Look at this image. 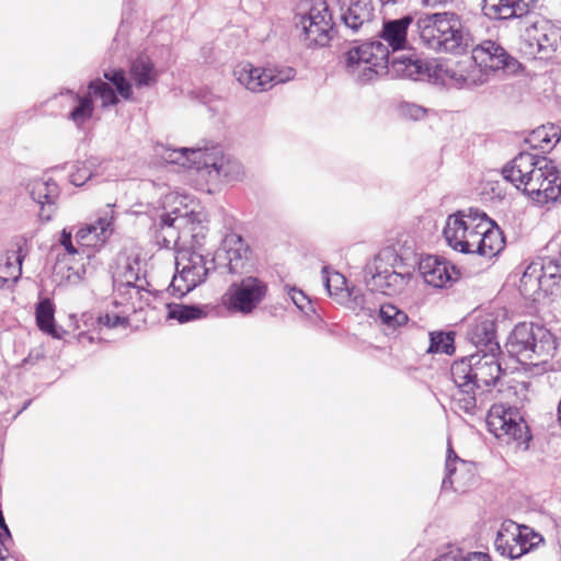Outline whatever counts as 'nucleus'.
Wrapping results in <instances>:
<instances>
[{
	"label": "nucleus",
	"mask_w": 561,
	"mask_h": 561,
	"mask_svg": "<svg viewBox=\"0 0 561 561\" xmlns=\"http://www.w3.org/2000/svg\"><path fill=\"white\" fill-rule=\"evenodd\" d=\"M105 79L111 81L115 88L116 91L119 93V95L125 99L129 100L131 96V87L130 83L125 78V75L122 70H111L104 72Z\"/></svg>",
	"instance_id": "a19ab883"
},
{
	"label": "nucleus",
	"mask_w": 561,
	"mask_h": 561,
	"mask_svg": "<svg viewBox=\"0 0 561 561\" xmlns=\"http://www.w3.org/2000/svg\"><path fill=\"white\" fill-rule=\"evenodd\" d=\"M341 21L352 32L368 28L375 16L371 0H337Z\"/></svg>",
	"instance_id": "6ab92c4d"
},
{
	"label": "nucleus",
	"mask_w": 561,
	"mask_h": 561,
	"mask_svg": "<svg viewBox=\"0 0 561 561\" xmlns=\"http://www.w3.org/2000/svg\"><path fill=\"white\" fill-rule=\"evenodd\" d=\"M519 291L528 299H539L540 293H543V284L541 283L538 264H530L525 270L520 278Z\"/></svg>",
	"instance_id": "473e14b6"
},
{
	"label": "nucleus",
	"mask_w": 561,
	"mask_h": 561,
	"mask_svg": "<svg viewBox=\"0 0 561 561\" xmlns=\"http://www.w3.org/2000/svg\"><path fill=\"white\" fill-rule=\"evenodd\" d=\"M541 540L542 537L529 527L506 520L496 534L494 547L501 556L518 559L533 550Z\"/></svg>",
	"instance_id": "f8f14e48"
},
{
	"label": "nucleus",
	"mask_w": 561,
	"mask_h": 561,
	"mask_svg": "<svg viewBox=\"0 0 561 561\" xmlns=\"http://www.w3.org/2000/svg\"><path fill=\"white\" fill-rule=\"evenodd\" d=\"M557 415H558V421L561 423V399H560V402L558 404Z\"/></svg>",
	"instance_id": "13d9d810"
},
{
	"label": "nucleus",
	"mask_w": 561,
	"mask_h": 561,
	"mask_svg": "<svg viewBox=\"0 0 561 561\" xmlns=\"http://www.w3.org/2000/svg\"><path fill=\"white\" fill-rule=\"evenodd\" d=\"M502 174L537 205L556 202L561 196L560 171L547 157L520 152L503 167Z\"/></svg>",
	"instance_id": "20e7f679"
},
{
	"label": "nucleus",
	"mask_w": 561,
	"mask_h": 561,
	"mask_svg": "<svg viewBox=\"0 0 561 561\" xmlns=\"http://www.w3.org/2000/svg\"><path fill=\"white\" fill-rule=\"evenodd\" d=\"M489 431L506 444L527 440L528 427L519 409L503 403L493 404L486 416Z\"/></svg>",
	"instance_id": "9b49d317"
},
{
	"label": "nucleus",
	"mask_w": 561,
	"mask_h": 561,
	"mask_svg": "<svg viewBox=\"0 0 561 561\" xmlns=\"http://www.w3.org/2000/svg\"><path fill=\"white\" fill-rule=\"evenodd\" d=\"M173 198H175L173 195H169V196L167 197V199H168V201H171V199H173Z\"/></svg>",
	"instance_id": "bf43d9fd"
},
{
	"label": "nucleus",
	"mask_w": 561,
	"mask_h": 561,
	"mask_svg": "<svg viewBox=\"0 0 561 561\" xmlns=\"http://www.w3.org/2000/svg\"><path fill=\"white\" fill-rule=\"evenodd\" d=\"M59 242L65 248L66 252L69 255H80V256H84L87 259L90 257V252L85 251L80 245L75 247V244L72 242L71 232L67 231V229H64L61 231Z\"/></svg>",
	"instance_id": "c03bdc74"
},
{
	"label": "nucleus",
	"mask_w": 561,
	"mask_h": 561,
	"mask_svg": "<svg viewBox=\"0 0 561 561\" xmlns=\"http://www.w3.org/2000/svg\"><path fill=\"white\" fill-rule=\"evenodd\" d=\"M470 61L471 57L459 61L455 67L446 69V76L454 82L455 87L463 88V85H461V78H467V76L470 75Z\"/></svg>",
	"instance_id": "37998d69"
},
{
	"label": "nucleus",
	"mask_w": 561,
	"mask_h": 561,
	"mask_svg": "<svg viewBox=\"0 0 561 561\" xmlns=\"http://www.w3.org/2000/svg\"><path fill=\"white\" fill-rule=\"evenodd\" d=\"M141 267L138 259L129 260L123 266V271L117 275L114 280L116 287H127L130 285L140 284V280H147L145 276L140 275Z\"/></svg>",
	"instance_id": "f704fd0d"
},
{
	"label": "nucleus",
	"mask_w": 561,
	"mask_h": 561,
	"mask_svg": "<svg viewBox=\"0 0 561 561\" xmlns=\"http://www.w3.org/2000/svg\"><path fill=\"white\" fill-rule=\"evenodd\" d=\"M130 77L138 88L149 87L157 80V71L147 56H139L130 65Z\"/></svg>",
	"instance_id": "c756f323"
},
{
	"label": "nucleus",
	"mask_w": 561,
	"mask_h": 561,
	"mask_svg": "<svg viewBox=\"0 0 561 561\" xmlns=\"http://www.w3.org/2000/svg\"><path fill=\"white\" fill-rule=\"evenodd\" d=\"M420 41L428 49L438 53L462 54L471 48L474 61L490 71L516 75L522 64L494 41L474 45V38L455 12L427 14L416 22Z\"/></svg>",
	"instance_id": "f257e3e1"
},
{
	"label": "nucleus",
	"mask_w": 561,
	"mask_h": 561,
	"mask_svg": "<svg viewBox=\"0 0 561 561\" xmlns=\"http://www.w3.org/2000/svg\"><path fill=\"white\" fill-rule=\"evenodd\" d=\"M364 278L367 287L388 296L400 294L408 284L409 274H401L391 268H382V260L377 255L366 265Z\"/></svg>",
	"instance_id": "2eb2a0df"
},
{
	"label": "nucleus",
	"mask_w": 561,
	"mask_h": 561,
	"mask_svg": "<svg viewBox=\"0 0 561 561\" xmlns=\"http://www.w3.org/2000/svg\"><path fill=\"white\" fill-rule=\"evenodd\" d=\"M206 307L192 305H169L168 317L176 319L180 323L198 320L206 317Z\"/></svg>",
	"instance_id": "e433bc0d"
},
{
	"label": "nucleus",
	"mask_w": 561,
	"mask_h": 561,
	"mask_svg": "<svg viewBox=\"0 0 561 561\" xmlns=\"http://www.w3.org/2000/svg\"><path fill=\"white\" fill-rule=\"evenodd\" d=\"M467 339L474 345L477 353H500L496 340V323L492 314L478 316L467 331Z\"/></svg>",
	"instance_id": "a211bd4d"
},
{
	"label": "nucleus",
	"mask_w": 561,
	"mask_h": 561,
	"mask_svg": "<svg viewBox=\"0 0 561 561\" xmlns=\"http://www.w3.org/2000/svg\"><path fill=\"white\" fill-rule=\"evenodd\" d=\"M81 321L83 322V325L87 328L96 325V319L93 317V314L89 312L82 313Z\"/></svg>",
	"instance_id": "864d4df0"
},
{
	"label": "nucleus",
	"mask_w": 561,
	"mask_h": 561,
	"mask_svg": "<svg viewBox=\"0 0 561 561\" xmlns=\"http://www.w3.org/2000/svg\"><path fill=\"white\" fill-rule=\"evenodd\" d=\"M214 259L222 262L230 274H238L249 265L251 249L240 234L228 233Z\"/></svg>",
	"instance_id": "dca6fc26"
},
{
	"label": "nucleus",
	"mask_w": 561,
	"mask_h": 561,
	"mask_svg": "<svg viewBox=\"0 0 561 561\" xmlns=\"http://www.w3.org/2000/svg\"><path fill=\"white\" fill-rule=\"evenodd\" d=\"M162 158L170 163L180 164L194 170L197 176L207 184L221 181H236L243 174L241 163L222 152L218 146L210 148L165 149Z\"/></svg>",
	"instance_id": "39448f33"
},
{
	"label": "nucleus",
	"mask_w": 561,
	"mask_h": 561,
	"mask_svg": "<svg viewBox=\"0 0 561 561\" xmlns=\"http://www.w3.org/2000/svg\"><path fill=\"white\" fill-rule=\"evenodd\" d=\"M294 23L300 41L309 48L327 46L336 33L327 0H301Z\"/></svg>",
	"instance_id": "0eeeda50"
},
{
	"label": "nucleus",
	"mask_w": 561,
	"mask_h": 561,
	"mask_svg": "<svg viewBox=\"0 0 561 561\" xmlns=\"http://www.w3.org/2000/svg\"><path fill=\"white\" fill-rule=\"evenodd\" d=\"M287 294L300 311L308 312L312 309L311 301L302 290L289 287Z\"/></svg>",
	"instance_id": "de8ad7c7"
},
{
	"label": "nucleus",
	"mask_w": 561,
	"mask_h": 561,
	"mask_svg": "<svg viewBox=\"0 0 561 561\" xmlns=\"http://www.w3.org/2000/svg\"><path fill=\"white\" fill-rule=\"evenodd\" d=\"M266 293L267 285L262 279L248 276L229 287L224 302L229 310L248 314L263 301Z\"/></svg>",
	"instance_id": "4468645a"
},
{
	"label": "nucleus",
	"mask_w": 561,
	"mask_h": 561,
	"mask_svg": "<svg viewBox=\"0 0 561 561\" xmlns=\"http://www.w3.org/2000/svg\"><path fill=\"white\" fill-rule=\"evenodd\" d=\"M460 465L461 469L467 468V463L461 460L451 448H448L446 465H445V477L442 482L443 490L453 489L459 491L463 483L460 481V469L457 465Z\"/></svg>",
	"instance_id": "2f4dec72"
},
{
	"label": "nucleus",
	"mask_w": 561,
	"mask_h": 561,
	"mask_svg": "<svg viewBox=\"0 0 561 561\" xmlns=\"http://www.w3.org/2000/svg\"><path fill=\"white\" fill-rule=\"evenodd\" d=\"M28 192L32 199L41 205L39 218L50 220L58 197V185L53 181L34 180L28 185Z\"/></svg>",
	"instance_id": "b1692460"
},
{
	"label": "nucleus",
	"mask_w": 561,
	"mask_h": 561,
	"mask_svg": "<svg viewBox=\"0 0 561 561\" xmlns=\"http://www.w3.org/2000/svg\"><path fill=\"white\" fill-rule=\"evenodd\" d=\"M454 333L453 332H432L430 333V346L427 353L453 354Z\"/></svg>",
	"instance_id": "58836bf2"
},
{
	"label": "nucleus",
	"mask_w": 561,
	"mask_h": 561,
	"mask_svg": "<svg viewBox=\"0 0 561 561\" xmlns=\"http://www.w3.org/2000/svg\"><path fill=\"white\" fill-rule=\"evenodd\" d=\"M69 179L75 186H81L92 178V172L84 163H77Z\"/></svg>",
	"instance_id": "49530a36"
},
{
	"label": "nucleus",
	"mask_w": 561,
	"mask_h": 561,
	"mask_svg": "<svg viewBox=\"0 0 561 561\" xmlns=\"http://www.w3.org/2000/svg\"><path fill=\"white\" fill-rule=\"evenodd\" d=\"M403 114L411 119L419 121L425 116L426 110L416 104H405Z\"/></svg>",
	"instance_id": "8fccbe9b"
},
{
	"label": "nucleus",
	"mask_w": 561,
	"mask_h": 561,
	"mask_svg": "<svg viewBox=\"0 0 561 561\" xmlns=\"http://www.w3.org/2000/svg\"><path fill=\"white\" fill-rule=\"evenodd\" d=\"M389 67L394 75L414 81L428 76L426 65L413 55L392 56Z\"/></svg>",
	"instance_id": "a878e982"
},
{
	"label": "nucleus",
	"mask_w": 561,
	"mask_h": 561,
	"mask_svg": "<svg viewBox=\"0 0 561 561\" xmlns=\"http://www.w3.org/2000/svg\"><path fill=\"white\" fill-rule=\"evenodd\" d=\"M322 279L330 296L340 297L341 299L347 297L353 300L354 308H364V296L359 293V290H355L354 288L350 289L346 286L345 277L341 273H330L328 267H323Z\"/></svg>",
	"instance_id": "393cba45"
},
{
	"label": "nucleus",
	"mask_w": 561,
	"mask_h": 561,
	"mask_svg": "<svg viewBox=\"0 0 561 561\" xmlns=\"http://www.w3.org/2000/svg\"><path fill=\"white\" fill-rule=\"evenodd\" d=\"M413 19L410 15L383 21L381 41L366 42L351 48L344 55L346 72L359 82H367L382 75L389 68L390 58L408 46V28Z\"/></svg>",
	"instance_id": "7ed1b4c3"
},
{
	"label": "nucleus",
	"mask_w": 561,
	"mask_h": 561,
	"mask_svg": "<svg viewBox=\"0 0 561 561\" xmlns=\"http://www.w3.org/2000/svg\"><path fill=\"white\" fill-rule=\"evenodd\" d=\"M471 69L470 75L467 76V78H461V85L463 88H473L481 85L489 80V72L488 69L484 68L483 65H480L479 62L474 61L473 55H471Z\"/></svg>",
	"instance_id": "ea45409f"
},
{
	"label": "nucleus",
	"mask_w": 561,
	"mask_h": 561,
	"mask_svg": "<svg viewBox=\"0 0 561 561\" xmlns=\"http://www.w3.org/2000/svg\"><path fill=\"white\" fill-rule=\"evenodd\" d=\"M545 295H557L561 290V265L556 260L538 264Z\"/></svg>",
	"instance_id": "7c9ffc66"
},
{
	"label": "nucleus",
	"mask_w": 561,
	"mask_h": 561,
	"mask_svg": "<svg viewBox=\"0 0 561 561\" xmlns=\"http://www.w3.org/2000/svg\"><path fill=\"white\" fill-rule=\"evenodd\" d=\"M561 138V128L554 125L540 126L533 130L526 138V142L533 148H545V145L557 144Z\"/></svg>",
	"instance_id": "72a5a7b5"
},
{
	"label": "nucleus",
	"mask_w": 561,
	"mask_h": 561,
	"mask_svg": "<svg viewBox=\"0 0 561 561\" xmlns=\"http://www.w3.org/2000/svg\"><path fill=\"white\" fill-rule=\"evenodd\" d=\"M90 94L101 99L102 106L108 107L115 105L118 102V98L113 88L101 79H95L89 82L88 85Z\"/></svg>",
	"instance_id": "4c0bfd02"
},
{
	"label": "nucleus",
	"mask_w": 561,
	"mask_h": 561,
	"mask_svg": "<svg viewBox=\"0 0 561 561\" xmlns=\"http://www.w3.org/2000/svg\"><path fill=\"white\" fill-rule=\"evenodd\" d=\"M148 287V280H140V284L136 283V285L127 287H116L114 304L126 306L133 312L141 310L145 306L150 305L153 296Z\"/></svg>",
	"instance_id": "5701e85b"
},
{
	"label": "nucleus",
	"mask_w": 561,
	"mask_h": 561,
	"mask_svg": "<svg viewBox=\"0 0 561 561\" xmlns=\"http://www.w3.org/2000/svg\"><path fill=\"white\" fill-rule=\"evenodd\" d=\"M186 215H187L186 210L184 213H182L179 208L174 209L172 213H164L160 217V225L162 228L175 227L176 221H179L181 218L185 217Z\"/></svg>",
	"instance_id": "09e8293b"
},
{
	"label": "nucleus",
	"mask_w": 561,
	"mask_h": 561,
	"mask_svg": "<svg viewBox=\"0 0 561 561\" xmlns=\"http://www.w3.org/2000/svg\"><path fill=\"white\" fill-rule=\"evenodd\" d=\"M72 98L73 106L68 113V119L71 121L77 127H82L88 121L91 119L94 113V104L90 92L84 94L67 91Z\"/></svg>",
	"instance_id": "bb28decb"
},
{
	"label": "nucleus",
	"mask_w": 561,
	"mask_h": 561,
	"mask_svg": "<svg viewBox=\"0 0 561 561\" xmlns=\"http://www.w3.org/2000/svg\"><path fill=\"white\" fill-rule=\"evenodd\" d=\"M378 319L387 329L396 330L407 324L408 314L391 304L381 305L378 310Z\"/></svg>",
	"instance_id": "c9c22d12"
},
{
	"label": "nucleus",
	"mask_w": 561,
	"mask_h": 561,
	"mask_svg": "<svg viewBox=\"0 0 561 561\" xmlns=\"http://www.w3.org/2000/svg\"><path fill=\"white\" fill-rule=\"evenodd\" d=\"M483 229H479L478 238L471 247L468 254H479L486 257H493L504 249V238L497 227L492 226V221L486 214L483 216Z\"/></svg>",
	"instance_id": "4be33fe9"
},
{
	"label": "nucleus",
	"mask_w": 561,
	"mask_h": 561,
	"mask_svg": "<svg viewBox=\"0 0 561 561\" xmlns=\"http://www.w3.org/2000/svg\"><path fill=\"white\" fill-rule=\"evenodd\" d=\"M500 353H474L454 362L450 374L457 390L453 394L455 409L469 415L484 410L491 387L500 379Z\"/></svg>",
	"instance_id": "f03ea898"
},
{
	"label": "nucleus",
	"mask_w": 561,
	"mask_h": 561,
	"mask_svg": "<svg viewBox=\"0 0 561 561\" xmlns=\"http://www.w3.org/2000/svg\"><path fill=\"white\" fill-rule=\"evenodd\" d=\"M114 205L107 204L103 215L93 224L81 227L76 233L78 245L89 252L90 248L103 245L113 233Z\"/></svg>",
	"instance_id": "f3484780"
},
{
	"label": "nucleus",
	"mask_w": 561,
	"mask_h": 561,
	"mask_svg": "<svg viewBox=\"0 0 561 561\" xmlns=\"http://www.w3.org/2000/svg\"><path fill=\"white\" fill-rule=\"evenodd\" d=\"M433 561H491L489 554L483 552H469L462 554L460 550H450L440 554Z\"/></svg>",
	"instance_id": "79ce46f5"
},
{
	"label": "nucleus",
	"mask_w": 561,
	"mask_h": 561,
	"mask_svg": "<svg viewBox=\"0 0 561 561\" xmlns=\"http://www.w3.org/2000/svg\"><path fill=\"white\" fill-rule=\"evenodd\" d=\"M0 561H16L9 556V549L5 547L4 540L0 537Z\"/></svg>",
	"instance_id": "3c124183"
},
{
	"label": "nucleus",
	"mask_w": 561,
	"mask_h": 561,
	"mask_svg": "<svg viewBox=\"0 0 561 561\" xmlns=\"http://www.w3.org/2000/svg\"><path fill=\"white\" fill-rule=\"evenodd\" d=\"M215 266V259L207 260L203 254L184 249L175 257L176 274L169 286L172 295L181 298L204 283L209 271Z\"/></svg>",
	"instance_id": "6e6552de"
},
{
	"label": "nucleus",
	"mask_w": 561,
	"mask_h": 561,
	"mask_svg": "<svg viewBox=\"0 0 561 561\" xmlns=\"http://www.w3.org/2000/svg\"><path fill=\"white\" fill-rule=\"evenodd\" d=\"M483 216V211L471 207L449 215L443 229L446 243L453 250L468 254L478 238L479 229L485 226Z\"/></svg>",
	"instance_id": "1a4fd4ad"
},
{
	"label": "nucleus",
	"mask_w": 561,
	"mask_h": 561,
	"mask_svg": "<svg viewBox=\"0 0 561 561\" xmlns=\"http://www.w3.org/2000/svg\"><path fill=\"white\" fill-rule=\"evenodd\" d=\"M561 36L558 28L547 21H536L527 26L520 36L519 50L529 58H548L559 46Z\"/></svg>",
	"instance_id": "ddd939ff"
},
{
	"label": "nucleus",
	"mask_w": 561,
	"mask_h": 561,
	"mask_svg": "<svg viewBox=\"0 0 561 561\" xmlns=\"http://www.w3.org/2000/svg\"><path fill=\"white\" fill-rule=\"evenodd\" d=\"M419 271L424 282L433 287L443 288L457 278L458 272L444 259L428 255L421 259Z\"/></svg>",
	"instance_id": "aec40b11"
},
{
	"label": "nucleus",
	"mask_w": 561,
	"mask_h": 561,
	"mask_svg": "<svg viewBox=\"0 0 561 561\" xmlns=\"http://www.w3.org/2000/svg\"><path fill=\"white\" fill-rule=\"evenodd\" d=\"M400 1H401V0H380V2H381L382 4H390V3L394 4V3H398V2H400Z\"/></svg>",
	"instance_id": "4d7b16f0"
},
{
	"label": "nucleus",
	"mask_w": 561,
	"mask_h": 561,
	"mask_svg": "<svg viewBox=\"0 0 561 561\" xmlns=\"http://www.w3.org/2000/svg\"><path fill=\"white\" fill-rule=\"evenodd\" d=\"M35 316L41 331L55 339L61 337L55 324V306L49 298H44L37 304Z\"/></svg>",
	"instance_id": "c85d7f7f"
},
{
	"label": "nucleus",
	"mask_w": 561,
	"mask_h": 561,
	"mask_svg": "<svg viewBox=\"0 0 561 561\" xmlns=\"http://www.w3.org/2000/svg\"><path fill=\"white\" fill-rule=\"evenodd\" d=\"M554 242L558 247L559 259L561 260V236L556 237Z\"/></svg>",
	"instance_id": "6e6d98bb"
},
{
	"label": "nucleus",
	"mask_w": 561,
	"mask_h": 561,
	"mask_svg": "<svg viewBox=\"0 0 561 561\" xmlns=\"http://www.w3.org/2000/svg\"><path fill=\"white\" fill-rule=\"evenodd\" d=\"M233 76L247 90L259 93L293 80L296 70L288 66L262 68L254 67L250 62H243L236 66Z\"/></svg>",
	"instance_id": "9d476101"
},
{
	"label": "nucleus",
	"mask_w": 561,
	"mask_h": 561,
	"mask_svg": "<svg viewBox=\"0 0 561 561\" xmlns=\"http://www.w3.org/2000/svg\"><path fill=\"white\" fill-rule=\"evenodd\" d=\"M128 324L127 316L116 313L110 314L106 313L104 316H100L96 318L98 327H106V328H117V327H126Z\"/></svg>",
	"instance_id": "a18cd8bd"
},
{
	"label": "nucleus",
	"mask_w": 561,
	"mask_h": 561,
	"mask_svg": "<svg viewBox=\"0 0 561 561\" xmlns=\"http://www.w3.org/2000/svg\"><path fill=\"white\" fill-rule=\"evenodd\" d=\"M506 348L519 363L539 365L556 355L558 344L556 336L543 325L523 322L514 328Z\"/></svg>",
	"instance_id": "423d86ee"
},
{
	"label": "nucleus",
	"mask_w": 561,
	"mask_h": 561,
	"mask_svg": "<svg viewBox=\"0 0 561 561\" xmlns=\"http://www.w3.org/2000/svg\"><path fill=\"white\" fill-rule=\"evenodd\" d=\"M453 0H420L422 5L427 8H436L438 5L447 4L448 2H451Z\"/></svg>",
	"instance_id": "603ef678"
},
{
	"label": "nucleus",
	"mask_w": 561,
	"mask_h": 561,
	"mask_svg": "<svg viewBox=\"0 0 561 561\" xmlns=\"http://www.w3.org/2000/svg\"><path fill=\"white\" fill-rule=\"evenodd\" d=\"M78 341L82 344H84L85 342L91 344V343H93L94 337L91 334H89L88 332H80L78 334Z\"/></svg>",
	"instance_id": "5fc2aeb1"
},
{
	"label": "nucleus",
	"mask_w": 561,
	"mask_h": 561,
	"mask_svg": "<svg viewBox=\"0 0 561 561\" xmlns=\"http://www.w3.org/2000/svg\"><path fill=\"white\" fill-rule=\"evenodd\" d=\"M24 242H19L16 249L8 251L4 263L0 264V282L16 283L22 274V262L25 256L23 253Z\"/></svg>",
	"instance_id": "cd10ccee"
},
{
	"label": "nucleus",
	"mask_w": 561,
	"mask_h": 561,
	"mask_svg": "<svg viewBox=\"0 0 561 561\" xmlns=\"http://www.w3.org/2000/svg\"><path fill=\"white\" fill-rule=\"evenodd\" d=\"M538 0H482V11L491 20L525 16Z\"/></svg>",
	"instance_id": "412c9836"
}]
</instances>
